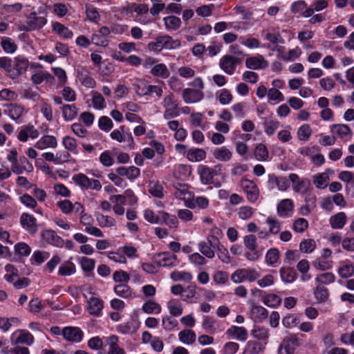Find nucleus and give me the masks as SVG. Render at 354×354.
I'll use <instances>...</instances> for the list:
<instances>
[{
	"label": "nucleus",
	"mask_w": 354,
	"mask_h": 354,
	"mask_svg": "<svg viewBox=\"0 0 354 354\" xmlns=\"http://www.w3.org/2000/svg\"><path fill=\"white\" fill-rule=\"evenodd\" d=\"M280 275L282 280L286 283H291L297 278V273L295 270L291 268H281Z\"/></svg>",
	"instance_id": "55"
},
{
	"label": "nucleus",
	"mask_w": 354,
	"mask_h": 354,
	"mask_svg": "<svg viewBox=\"0 0 354 354\" xmlns=\"http://www.w3.org/2000/svg\"><path fill=\"white\" fill-rule=\"evenodd\" d=\"M328 6V0H315L310 7L304 10L302 13L304 17H310L315 12H319Z\"/></svg>",
	"instance_id": "28"
},
{
	"label": "nucleus",
	"mask_w": 354,
	"mask_h": 354,
	"mask_svg": "<svg viewBox=\"0 0 354 354\" xmlns=\"http://www.w3.org/2000/svg\"><path fill=\"white\" fill-rule=\"evenodd\" d=\"M3 112L11 120L16 122H21L23 117L27 113L24 104L17 102H11L3 105Z\"/></svg>",
	"instance_id": "7"
},
{
	"label": "nucleus",
	"mask_w": 354,
	"mask_h": 354,
	"mask_svg": "<svg viewBox=\"0 0 354 354\" xmlns=\"http://www.w3.org/2000/svg\"><path fill=\"white\" fill-rule=\"evenodd\" d=\"M218 245L217 241L214 243L212 240L207 239V241H201L198 243V250L205 257L213 259L215 256V250Z\"/></svg>",
	"instance_id": "21"
},
{
	"label": "nucleus",
	"mask_w": 354,
	"mask_h": 354,
	"mask_svg": "<svg viewBox=\"0 0 354 354\" xmlns=\"http://www.w3.org/2000/svg\"><path fill=\"white\" fill-rule=\"evenodd\" d=\"M221 166L216 165L214 167H209L207 165H201L198 167V173L200 176V179L204 185H214L215 187H220L221 183L218 181L215 182L214 180V176L221 174Z\"/></svg>",
	"instance_id": "4"
},
{
	"label": "nucleus",
	"mask_w": 354,
	"mask_h": 354,
	"mask_svg": "<svg viewBox=\"0 0 354 354\" xmlns=\"http://www.w3.org/2000/svg\"><path fill=\"white\" fill-rule=\"evenodd\" d=\"M228 337H234L237 340L245 342L248 337V330L243 326H232L226 330Z\"/></svg>",
	"instance_id": "27"
},
{
	"label": "nucleus",
	"mask_w": 354,
	"mask_h": 354,
	"mask_svg": "<svg viewBox=\"0 0 354 354\" xmlns=\"http://www.w3.org/2000/svg\"><path fill=\"white\" fill-rule=\"evenodd\" d=\"M259 277L260 273L255 268H240L232 274L231 280L235 283H240L245 281L252 282Z\"/></svg>",
	"instance_id": "6"
},
{
	"label": "nucleus",
	"mask_w": 354,
	"mask_h": 354,
	"mask_svg": "<svg viewBox=\"0 0 354 354\" xmlns=\"http://www.w3.org/2000/svg\"><path fill=\"white\" fill-rule=\"evenodd\" d=\"M57 145V140L54 136L44 135L35 142L34 147L39 150H44L47 148L55 149Z\"/></svg>",
	"instance_id": "20"
},
{
	"label": "nucleus",
	"mask_w": 354,
	"mask_h": 354,
	"mask_svg": "<svg viewBox=\"0 0 354 354\" xmlns=\"http://www.w3.org/2000/svg\"><path fill=\"white\" fill-rule=\"evenodd\" d=\"M31 81L35 84H40L44 80L48 81L53 79V76L47 71H40L31 76Z\"/></svg>",
	"instance_id": "64"
},
{
	"label": "nucleus",
	"mask_w": 354,
	"mask_h": 354,
	"mask_svg": "<svg viewBox=\"0 0 354 354\" xmlns=\"http://www.w3.org/2000/svg\"><path fill=\"white\" fill-rule=\"evenodd\" d=\"M57 206L64 214H70L74 212L76 214H82L84 212V206L79 202L73 203L71 201L65 199L57 202Z\"/></svg>",
	"instance_id": "11"
},
{
	"label": "nucleus",
	"mask_w": 354,
	"mask_h": 354,
	"mask_svg": "<svg viewBox=\"0 0 354 354\" xmlns=\"http://www.w3.org/2000/svg\"><path fill=\"white\" fill-rule=\"evenodd\" d=\"M289 179L286 176H277L274 174L268 175V185L271 189L277 187L279 191H286L289 187Z\"/></svg>",
	"instance_id": "14"
},
{
	"label": "nucleus",
	"mask_w": 354,
	"mask_h": 354,
	"mask_svg": "<svg viewBox=\"0 0 354 354\" xmlns=\"http://www.w3.org/2000/svg\"><path fill=\"white\" fill-rule=\"evenodd\" d=\"M1 46L6 53H14L17 49V45L10 37H3L1 39Z\"/></svg>",
	"instance_id": "43"
},
{
	"label": "nucleus",
	"mask_w": 354,
	"mask_h": 354,
	"mask_svg": "<svg viewBox=\"0 0 354 354\" xmlns=\"http://www.w3.org/2000/svg\"><path fill=\"white\" fill-rule=\"evenodd\" d=\"M116 173L120 176L126 177L129 180H134L140 175V169L135 166L119 167L115 169Z\"/></svg>",
	"instance_id": "24"
},
{
	"label": "nucleus",
	"mask_w": 354,
	"mask_h": 354,
	"mask_svg": "<svg viewBox=\"0 0 354 354\" xmlns=\"http://www.w3.org/2000/svg\"><path fill=\"white\" fill-rule=\"evenodd\" d=\"M136 94L140 97L147 96L149 84L145 79H136L133 84Z\"/></svg>",
	"instance_id": "39"
},
{
	"label": "nucleus",
	"mask_w": 354,
	"mask_h": 354,
	"mask_svg": "<svg viewBox=\"0 0 354 354\" xmlns=\"http://www.w3.org/2000/svg\"><path fill=\"white\" fill-rule=\"evenodd\" d=\"M314 295L318 302L323 303L327 300L329 292L327 288L319 285L315 289Z\"/></svg>",
	"instance_id": "58"
},
{
	"label": "nucleus",
	"mask_w": 354,
	"mask_h": 354,
	"mask_svg": "<svg viewBox=\"0 0 354 354\" xmlns=\"http://www.w3.org/2000/svg\"><path fill=\"white\" fill-rule=\"evenodd\" d=\"M161 104L165 109L163 113L165 119L169 120L180 115V108L174 93H169L165 95L161 102Z\"/></svg>",
	"instance_id": "3"
},
{
	"label": "nucleus",
	"mask_w": 354,
	"mask_h": 354,
	"mask_svg": "<svg viewBox=\"0 0 354 354\" xmlns=\"http://www.w3.org/2000/svg\"><path fill=\"white\" fill-rule=\"evenodd\" d=\"M17 155V149H12L7 156V160L11 163V170L13 173H19L21 171Z\"/></svg>",
	"instance_id": "50"
},
{
	"label": "nucleus",
	"mask_w": 354,
	"mask_h": 354,
	"mask_svg": "<svg viewBox=\"0 0 354 354\" xmlns=\"http://www.w3.org/2000/svg\"><path fill=\"white\" fill-rule=\"evenodd\" d=\"M329 180L330 178L329 176H327V174L320 173L313 176V182L317 189H325L328 186Z\"/></svg>",
	"instance_id": "42"
},
{
	"label": "nucleus",
	"mask_w": 354,
	"mask_h": 354,
	"mask_svg": "<svg viewBox=\"0 0 354 354\" xmlns=\"http://www.w3.org/2000/svg\"><path fill=\"white\" fill-rule=\"evenodd\" d=\"M29 65V61L26 57L22 55L17 56L12 62V72L10 73V77L15 79L26 73Z\"/></svg>",
	"instance_id": "12"
},
{
	"label": "nucleus",
	"mask_w": 354,
	"mask_h": 354,
	"mask_svg": "<svg viewBox=\"0 0 354 354\" xmlns=\"http://www.w3.org/2000/svg\"><path fill=\"white\" fill-rule=\"evenodd\" d=\"M166 29L168 30H176L181 25V20L176 16H169L164 18Z\"/></svg>",
	"instance_id": "53"
},
{
	"label": "nucleus",
	"mask_w": 354,
	"mask_h": 354,
	"mask_svg": "<svg viewBox=\"0 0 354 354\" xmlns=\"http://www.w3.org/2000/svg\"><path fill=\"white\" fill-rule=\"evenodd\" d=\"M288 179L292 183V190L295 193L304 194L310 188V181L307 178H300L297 174L292 173L289 174Z\"/></svg>",
	"instance_id": "9"
},
{
	"label": "nucleus",
	"mask_w": 354,
	"mask_h": 354,
	"mask_svg": "<svg viewBox=\"0 0 354 354\" xmlns=\"http://www.w3.org/2000/svg\"><path fill=\"white\" fill-rule=\"evenodd\" d=\"M262 344L257 341H248L243 354H259L263 350Z\"/></svg>",
	"instance_id": "45"
},
{
	"label": "nucleus",
	"mask_w": 354,
	"mask_h": 354,
	"mask_svg": "<svg viewBox=\"0 0 354 354\" xmlns=\"http://www.w3.org/2000/svg\"><path fill=\"white\" fill-rule=\"evenodd\" d=\"M70 8L69 4L55 3L53 5V13L59 18H62L68 14Z\"/></svg>",
	"instance_id": "51"
},
{
	"label": "nucleus",
	"mask_w": 354,
	"mask_h": 354,
	"mask_svg": "<svg viewBox=\"0 0 354 354\" xmlns=\"http://www.w3.org/2000/svg\"><path fill=\"white\" fill-rule=\"evenodd\" d=\"M64 339L71 342H80L84 337L83 331L78 327L66 326L62 328Z\"/></svg>",
	"instance_id": "16"
},
{
	"label": "nucleus",
	"mask_w": 354,
	"mask_h": 354,
	"mask_svg": "<svg viewBox=\"0 0 354 354\" xmlns=\"http://www.w3.org/2000/svg\"><path fill=\"white\" fill-rule=\"evenodd\" d=\"M167 308L171 316L179 317L183 314V306L181 302L176 299H173L167 302Z\"/></svg>",
	"instance_id": "37"
},
{
	"label": "nucleus",
	"mask_w": 354,
	"mask_h": 354,
	"mask_svg": "<svg viewBox=\"0 0 354 354\" xmlns=\"http://www.w3.org/2000/svg\"><path fill=\"white\" fill-rule=\"evenodd\" d=\"M182 97L186 104H194L200 102L204 97V94L199 90L187 88L183 91Z\"/></svg>",
	"instance_id": "18"
},
{
	"label": "nucleus",
	"mask_w": 354,
	"mask_h": 354,
	"mask_svg": "<svg viewBox=\"0 0 354 354\" xmlns=\"http://www.w3.org/2000/svg\"><path fill=\"white\" fill-rule=\"evenodd\" d=\"M250 317L256 322H261L268 316V310L261 306L252 305L250 309Z\"/></svg>",
	"instance_id": "31"
},
{
	"label": "nucleus",
	"mask_w": 354,
	"mask_h": 354,
	"mask_svg": "<svg viewBox=\"0 0 354 354\" xmlns=\"http://www.w3.org/2000/svg\"><path fill=\"white\" fill-rule=\"evenodd\" d=\"M347 221V216L343 212H338L332 216L329 219L330 227L333 229L340 230L342 229L346 225Z\"/></svg>",
	"instance_id": "32"
},
{
	"label": "nucleus",
	"mask_w": 354,
	"mask_h": 354,
	"mask_svg": "<svg viewBox=\"0 0 354 354\" xmlns=\"http://www.w3.org/2000/svg\"><path fill=\"white\" fill-rule=\"evenodd\" d=\"M160 215L161 216V223H165L170 230H177L179 222L175 215L170 214L165 211H160Z\"/></svg>",
	"instance_id": "30"
},
{
	"label": "nucleus",
	"mask_w": 354,
	"mask_h": 354,
	"mask_svg": "<svg viewBox=\"0 0 354 354\" xmlns=\"http://www.w3.org/2000/svg\"><path fill=\"white\" fill-rule=\"evenodd\" d=\"M207 156L206 151L203 149L193 148L187 151L186 157L191 162H199L205 160Z\"/></svg>",
	"instance_id": "34"
},
{
	"label": "nucleus",
	"mask_w": 354,
	"mask_h": 354,
	"mask_svg": "<svg viewBox=\"0 0 354 354\" xmlns=\"http://www.w3.org/2000/svg\"><path fill=\"white\" fill-rule=\"evenodd\" d=\"M239 186L250 203H255L258 201L260 191L254 180L243 177L239 182Z\"/></svg>",
	"instance_id": "5"
},
{
	"label": "nucleus",
	"mask_w": 354,
	"mask_h": 354,
	"mask_svg": "<svg viewBox=\"0 0 354 354\" xmlns=\"http://www.w3.org/2000/svg\"><path fill=\"white\" fill-rule=\"evenodd\" d=\"M263 302L265 305L271 308H276L281 303V299L276 294H268L263 297Z\"/></svg>",
	"instance_id": "54"
},
{
	"label": "nucleus",
	"mask_w": 354,
	"mask_h": 354,
	"mask_svg": "<svg viewBox=\"0 0 354 354\" xmlns=\"http://www.w3.org/2000/svg\"><path fill=\"white\" fill-rule=\"evenodd\" d=\"M39 131L32 124L23 125L18 133L17 139L22 142L28 141V138L36 139L39 137Z\"/></svg>",
	"instance_id": "17"
},
{
	"label": "nucleus",
	"mask_w": 354,
	"mask_h": 354,
	"mask_svg": "<svg viewBox=\"0 0 354 354\" xmlns=\"http://www.w3.org/2000/svg\"><path fill=\"white\" fill-rule=\"evenodd\" d=\"M114 292L120 297L128 299L131 297V288L127 283H120L113 288Z\"/></svg>",
	"instance_id": "48"
},
{
	"label": "nucleus",
	"mask_w": 354,
	"mask_h": 354,
	"mask_svg": "<svg viewBox=\"0 0 354 354\" xmlns=\"http://www.w3.org/2000/svg\"><path fill=\"white\" fill-rule=\"evenodd\" d=\"M245 65L250 69L257 70L265 68L267 67L268 63L262 55H258L248 58Z\"/></svg>",
	"instance_id": "29"
},
{
	"label": "nucleus",
	"mask_w": 354,
	"mask_h": 354,
	"mask_svg": "<svg viewBox=\"0 0 354 354\" xmlns=\"http://www.w3.org/2000/svg\"><path fill=\"white\" fill-rule=\"evenodd\" d=\"M42 12L41 10L38 12L34 11L30 12L26 17V21L24 24L21 25L19 27L20 30L24 31H32L36 30H41L47 24V13L44 11V15H39Z\"/></svg>",
	"instance_id": "2"
},
{
	"label": "nucleus",
	"mask_w": 354,
	"mask_h": 354,
	"mask_svg": "<svg viewBox=\"0 0 354 354\" xmlns=\"http://www.w3.org/2000/svg\"><path fill=\"white\" fill-rule=\"evenodd\" d=\"M78 109L75 104H64L62 107V115L65 120H72L76 118Z\"/></svg>",
	"instance_id": "44"
},
{
	"label": "nucleus",
	"mask_w": 354,
	"mask_h": 354,
	"mask_svg": "<svg viewBox=\"0 0 354 354\" xmlns=\"http://www.w3.org/2000/svg\"><path fill=\"white\" fill-rule=\"evenodd\" d=\"M293 210L294 203L289 198L282 200L277 205V213L282 218L290 216Z\"/></svg>",
	"instance_id": "26"
},
{
	"label": "nucleus",
	"mask_w": 354,
	"mask_h": 354,
	"mask_svg": "<svg viewBox=\"0 0 354 354\" xmlns=\"http://www.w3.org/2000/svg\"><path fill=\"white\" fill-rule=\"evenodd\" d=\"M72 179L82 189H88V187H91L89 185L90 178L84 174L80 173L75 174L73 176Z\"/></svg>",
	"instance_id": "52"
},
{
	"label": "nucleus",
	"mask_w": 354,
	"mask_h": 354,
	"mask_svg": "<svg viewBox=\"0 0 354 354\" xmlns=\"http://www.w3.org/2000/svg\"><path fill=\"white\" fill-rule=\"evenodd\" d=\"M6 274L4 276V279L10 283H12L15 285L16 283L19 274H18V270L16 268H15L14 266L11 264H8L5 267Z\"/></svg>",
	"instance_id": "47"
},
{
	"label": "nucleus",
	"mask_w": 354,
	"mask_h": 354,
	"mask_svg": "<svg viewBox=\"0 0 354 354\" xmlns=\"http://www.w3.org/2000/svg\"><path fill=\"white\" fill-rule=\"evenodd\" d=\"M213 156L215 159L221 162H227L232 158V152L226 147L223 146L216 148L213 151Z\"/></svg>",
	"instance_id": "33"
},
{
	"label": "nucleus",
	"mask_w": 354,
	"mask_h": 354,
	"mask_svg": "<svg viewBox=\"0 0 354 354\" xmlns=\"http://www.w3.org/2000/svg\"><path fill=\"white\" fill-rule=\"evenodd\" d=\"M33 342L34 337L28 330H19V335L16 339L17 344H25L27 345H31Z\"/></svg>",
	"instance_id": "49"
},
{
	"label": "nucleus",
	"mask_w": 354,
	"mask_h": 354,
	"mask_svg": "<svg viewBox=\"0 0 354 354\" xmlns=\"http://www.w3.org/2000/svg\"><path fill=\"white\" fill-rule=\"evenodd\" d=\"M313 133V129L310 124H304L298 128L297 136L299 140L307 141Z\"/></svg>",
	"instance_id": "46"
},
{
	"label": "nucleus",
	"mask_w": 354,
	"mask_h": 354,
	"mask_svg": "<svg viewBox=\"0 0 354 354\" xmlns=\"http://www.w3.org/2000/svg\"><path fill=\"white\" fill-rule=\"evenodd\" d=\"M19 98L18 94L9 88H3L0 91V100L8 102H16Z\"/></svg>",
	"instance_id": "62"
},
{
	"label": "nucleus",
	"mask_w": 354,
	"mask_h": 354,
	"mask_svg": "<svg viewBox=\"0 0 354 354\" xmlns=\"http://www.w3.org/2000/svg\"><path fill=\"white\" fill-rule=\"evenodd\" d=\"M254 156L259 161L268 160L269 158V151L267 147L263 143L257 145L254 149Z\"/></svg>",
	"instance_id": "40"
},
{
	"label": "nucleus",
	"mask_w": 354,
	"mask_h": 354,
	"mask_svg": "<svg viewBox=\"0 0 354 354\" xmlns=\"http://www.w3.org/2000/svg\"><path fill=\"white\" fill-rule=\"evenodd\" d=\"M20 224L30 234H35L38 231L36 218L28 213H23L21 215Z\"/></svg>",
	"instance_id": "15"
},
{
	"label": "nucleus",
	"mask_w": 354,
	"mask_h": 354,
	"mask_svg": "<svg viewBox=\"0 0 354 354\" xmlns=\"http://www.w3.org/2000/svg\"><path fill=\"white\" fill-rule=\"evenodd\" d=\"M240 64V59L233 55H225L219 61L220 68L227 75L234 73L236 66Z\"/></svg>",
	"instance_id": "13"
},
{
	"label": "nucleus",
	"mask_w": 354,
	"mask_h": 354,
	"mask_svg": "<svg viewBox=\"0 0 354 354\" xmlns=\"http://www.w3.org/2000/svg\"><path fill=\"white\" fill-rule=\"evenodd\" d=\"M330 131L333 134L337 135L340 138H345L351 134V130L347 124H335L330 127Z\"/></svg>",
	"instance_id": "35"
},
{
	"label": "nucleus",
	"mask_w": 354,
	"mask_h": 354,
	"mask_svg": "<svg viewBox=\"0 0 354 354\" xmlns=\"http://www.w3.org/2000/svg\"><path fill=\"white\" fill-rule=\"evenodd\" d=\"M180 46V40L174 39L168 35H160L155 38L154 41L147 44L148 49L154 53H160L162 49H176Z\"/></svg>",
	"instance_id": "1"
},
{
	"label": "nucleus",
	"mask_w": 354,
	"mask_h": 354,
	"mask_svg": "<svg viewBox=\"0 0 354 354\" xmlns=\"http://www.w3.org/2000/svg\"><path fill=\"white\" fill-rule=\"evenodd\" d=\"M252 335L262 341H266L268 338V329L265 327L255 326L251 331Z\"/></svg>",
	"instance_id": "63"
},
{
	"label": "nucleus",
	"mask_w": 354,
	"mask_h": 354,
	"mask_svg": "<svg viewBox=\"0 0 354 354\" xmlns=\"http://www.w3.org/2000/svg\"><path fill=\"white\" fill-rule=\"evenodd\" d=\"M143 216L145 219L151 224H160L161 223V216L160 215V211L158 214H156L151 209H146L144 210Z\"/></svg>",
	"instance_id": "56"
},
{
	"label": "nucleus",
	"mask_w": 354,
	"mask_h": 354,
	"mask_svg": "<svg viewBox=\"0 0 354 354\" xmlns=\"http://www.w3.org/2000/svg\"><path fill=\"white\" fill-rule=\"evenodd\" d=\"M179 340L185 344H192L195 342L196 335L195 332L191 329H184L178 333Z\"/></svg>",
	"instance_id": "38"
},
{
	"label": "nucleus",
	"mask_w": 354,
	"mask_h": 354,
	"mask_svg": "<svg viewBox=\"0 0 354 354\" xmlns=\"http://www.w3.org/2000/svg\"><path fill=\"white\" fill-rule=\"evenodd\" d=\"M41 237L46 242L56 247L62 248L64 244V239L52 230L42 231Z\"/></svg>",
	"instance_id": "22"
},
{
	"label": "nucleus",
	"mask_w": 354,
	"mask_h": 354,
	"mask_svg": "<svg viewBox=\"0 0 354 354\" xmlns=\"http://www.w3.org/2000/svg\"><path fill=\"white\" fill-rule=\"evenodd\" d=\"M150 73L155 77L162 79H167L170 75L167 66L163 63H156L150 70Z\"/></svg>",
	"instance_id": "36"
},
{
	"label": "nucleus",
	"mask_w": 354,
	"mask_h": 354,
	"mask_svg": "<svg viewBox=\"0 0 354 354\" xmlns=\"http://www.w3.org/2000/svg\"><path fill=\"white\" fill-rule=\"evenodd\" d=\"M142 310L147 314H159L161 312V306L160 304L154 301H148L145 302L142 308Z\"/></svg>",
	"instance_id": "57"
},
{
	"label": "nucleus",
	"mask_w": 354,
	"mask_h": 354,
	"mask_svg": "<svg viewBox=\"0 0 354 354\" xmlns=\"http://www.w3.org/2000/svg\"><path fill=\"white\" fill-rule=\"evenodd\" d=\"M86 16L88 21L95 24H98L100 20V15L97 9L92 5L86 6Z\"/></svg>",
	"instance_id": "59"
},
{
	"label": "nucleus",
	"mask_w": 354,
	"mask_h": 354,
	"mask_svg": "<svg viewBox=\"0 0 354 354\" xmlns=\"http://www.w3.org/2000/svg\"><path fill=\"white\" fill-rule=\"evenodd\" d=\"M75 264L71 261L64 262L59 268L58 273L62 276H69L75 272Z\"/></svg>",
	"instance_id": "60"
},
{
	"label": "nucleus",
	"mask_w": 354,
	"mask_h": 354,
	"mask_svg": "<svg viewBox=\"0 0 354 354\" xmlns=\"http://www.w3.org/2000/svg\"><path fill=\"white\" fill-rule=\"evenodd\" d=\"M170 278L174 281H184L189 283L190 282L192 279L193 276L192 274L187 271H179V270H174L170 274Z\"/></svg>",
	"instance_id": "41"
},
{
	"label": "nucleus",
	"mask_w": 354,
	"mask_h": 354,
	"mask_svg": "<svg viewBox=\"0 0 354 354\" xmlns=\"http://www.w3.org/2000/svg\"><path fill=\"white\" fill-rule=\"evenodd\" d=\"M185 205L187 207L190 209H195L196 207L205 209L209 205V199L205 196H193L192 198L185 200Z\"/></svg>",
	"instance_id": "23"
},
{
	"label": "nucleus",
	"mask_w": 354,
	"mask_h": 354,
	"mask_svg": "<svg viewBox=\"0 0 354 354\" xmlns=\"http://www.w3.org/2000/svg\"><path fill=\"white\" fill-rule=\"evenodd\" d=\"M124 126H120L114 129L110 134L111 138L119 142H126L127 148L133 149L135 147V142L130 132H126Z\"/></svg>",
	"instance_id": "8"
},
{
	"label": "nucleus",
	"mask_w": 354,
	"mask_h": 354,
	"mask_svg": "<svg viewBox=\"0 0 354 354\" xmlns=\"http://www.w3.org/2000/svg\"><path fill=\"white\" fill-rule=\"evenodd\" d=\"M155 263L162 267L173 268L176 266L179 261L176 255L169 252H160L153 257Z\"/></svg>",
	"instance_id": "10"
},
{
	"label": "nucleus",
	"mask_w": 354,
	"mask_h": 354,
	"mask_svg": "<svg viewBox=\"0 0 354 354\" xmlns=\"http://www.w3.org/2000/svg\"><path fill=\"white\" fill-rule=\"evenodd\" d=\"M96 220L102 227H110L114 226L115 224V219L110 216H105L102 214H96Z\"/></svg>",
	"instance_id": "61"
},
{
	"label": "nucleus",
	"mask_w": 354,
	"mask_h": 354,
	"mask_svg": "<svg viewBox=\"0 0 354 354\" xmlns=\"http://www.w3.org/2000/svg\"><path fill=\"white\" fill-rule=\"evenodd\" d=\"M104 307V301L102 299L91 297L88 301V311L93 316L100 317L102 315V309Z\"/></svg>",
	"instance_id": "25"
},
{
	"label": "nucleus",
	"mask_w": 354,
	"mask_h": 354,
	"mask_svg": "<svg viewBox=\"0 0 354 354\" xmlns=\"http://www.w3.org/2000/svg\"><path fill=\"white\" fill-rule=\"evenodd\" d=\"M52 32L57 35L61 39H71L73 37V32L63 24L55 21L51 23Z\"/></svg>",
	"instance_id": "19"
}]
</instances>
